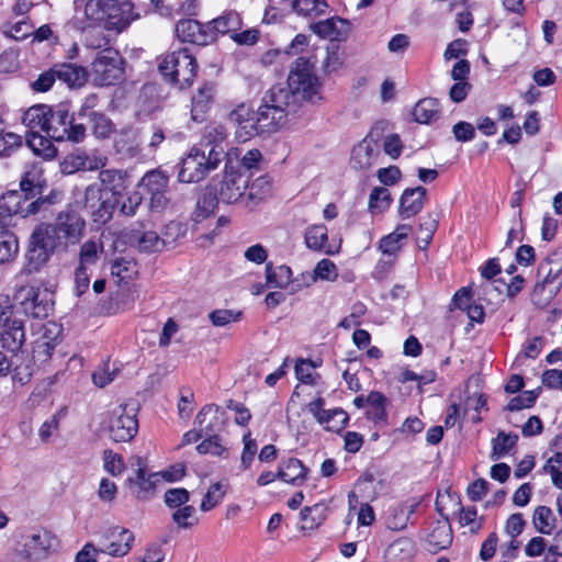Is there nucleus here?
I'll return each mask as SVG.
<instances>
[{
    "instance_id": "obj_1",
    "label": "nucleus",
    "mask_w": 562,
    "mask_h": 562,
    "mask_svg": "<svg viewBox=\"0 0 562 562\" xmlns=\"http://www.w3.org/2000/svg\"><path fill=\"white\" fill-rule=\"evenodd\" d=\"M299 95L302 99L315 102L319 100V82L312 72L311 63L299 57L292 65L288 77V85H277L265 92L261 102L268 108L279 110L288 117L293 110Z\"/></svg>"
},
{
    "instance_id": "obj_2",
    "label": "nucleus",
    "mask_w": 562,
    "mask_h": 562,
    "mask_svg": "<svg viewBox=\"0 0 562 562\" xmlns=\"http://www.w3.org/2000/svg\"><path fill=\"white\" fill-rule=\"evenodd\" d=\"M158 69L171 85L186 89L192 86L196 77L198 63L188 48H181L166 54Z\"/></svg>"
},
{
    "instance_id": "obj_3",
    "label": "nucleus",
    "mask_w": 562,
    "mask_h": 562,
    "mask_svg": "<svg viewBox=\"0 0 562 562\" xmlns=\"http://www.w3.org/2000/svg\"><path fill=\"white\" fill-rule=\"evenodd\" d=\"M192 147L189 154L182 159L178 180L183 183H196L203 180L211 171L215 170L224 157V151L209 148Z\"/></svg>"
},
{
    "instance_id": "obj_4",
    "label": "nucleus",
    "mask_w": 562,
    "mask_h": 562,
    "mask_svg": "<svg viewBox=\"0 0 562 562\" xmlns=\"http://www.w3.org/2000/svg\"><path fill=\"white\" fill-rule=\"evenodd\" d=\"M237 162V150L226 154L224 176L218 187H215L218 199L225 204L237 202L248 188L250 175L239 169Z\"/></svg>"
},
{
    "instance_id": "obj_5",
    "label": "nucleus",
    "mask_w": 562,
    "mask_h": 562,
    "mask_svg": "<svg viewBox=\"0 0 562 562\" xmlns=\"http://www.w3.org/2000/svg\"><path fill=\"white\" fill-rule=\"evenodd\" d=\"M86 127L82 122H76L66 105L59 104L55 109L49 106L45 134L56 140L79 143L86 137Z\"/></svg>"
},
{
    "instance_id": "obj_6",
    "label": "nucleus",
    "mask_w": 562,
    "mask_h": 562,
    "mask_svg": "<svg viewBox=\"0 0 562 562\" xmlns=\"http://www.w3.org/2000/svg\"><path fill=\"white\" fill-rule=\"evenodd\" d=\"M89 77L99 87L116 85L124 78V59L116 49L98 53L90 66Z\"/></svg>"
},
{
    "instance_id": "obj_7",
    "label": "nucleus",
    "mask_w": 562,
    "mask_h": 562,
    "mask_svg": "<svg viewBox=\"0 0 562 562\" xmlns=\"http://www.w3.org/2000/svg\"><path fill=\"white\" fill-rule=\"evenodd\" d=\"M42 231L46 228L54 244L58 246L74 245L79 241L85 228V221L75 211L60 212L52 224L41 223Z\"/></svg>"
},
{
    "instance_id": "obj_8",
    "label": "nucleus",
    "mask_w": 562,
    "mask_h": 562,
    "mask_svg": "<svg viewBox=\"0 0 562 562\" xmlns=\"http://www.w3.org/2000/svg\"><path fill=\"white\" fill-rule=\"evenodd\" d=\"M56 248L57 246L49 237L46 228L42 231L37 225L30 237L22 271L25 274L38 272L48 262Z\"/></svg>"
},
{
    "instance_id": "obj_9",
    "label": "nucleus",
    "mask_w": 562,
    "mask_h": 562,
    "mask_svg": "<svg viewBox=\"0 0 562 562\" xmlns=\"http://www.w3.org/2000/svg\"><path fill=\"white\" fill-rule=\"evenodd\" d=\"M137 405L122 404L115 407L109 419L110 438L115 442H127L132 440L138 431Z\"/></svg>"
},
{
    "instance_id": "obj_10",
    "label": "nucleus",
    "mask_w": 562,
    "mask_h": 562,
    "mask_svg": "<svg viewBox=\"0 0 562 562\" xmlns=\"http://www.w3.org/2000/svg\"><path fill=\"white\" fill-rule=\"evenodd\" d=\"M20 555L27 562H38L47 559L57 550L58 539L45 528H34L24 537Z\"/></svg>"
},
{
    "instance_id": "obj_11",
    "label": "nucleus",
    "mask_w": 562,
    "mask_h": 562,
    "mask_svg": "<svg viewBox=\"0 0 562 562\" xmlns=\"http://www.w3.org/2000/svg\"><path fill=\"white\" fill-rule=\"evenodd\" d=\"M117 203V198L102 192L95 184L87 187L85 191L83 207L97 223H106L112 217Z\"/></svg>"
},
{
    "instance_id": "obj_12",
    "label": "nucleus",
    "mask_w": 562,
    "mask_h": 562,
    "mask_svg": "<svg viewBox=\"0 0 562 562\" xmlns=\"http://www.w3.org/2000/svg\"><path fill=\"white\" fill-rule=\"evenodd\" d=\"M134 539V533L130 529L111 527L101 535L99 550L111 557H124L131 551Z\"/></svg>"
},
{
    "instance_id": "obj_13",
    "label": "nucleus",
    "mask_w": 562,
    "mask_h": 562,
    "mask_svg": "<svg viewBox=\"0 0 562 562\" xmlns=\"http://www.w3.org/2000/svg\"><path fill=\"white\" fill-rule=\"evenodd\" d=\"M20 294L23 296L20 307L26 316L43 319L53 311L54 304L47 290L30 286L22 289Z\"/></svg>"
},
{
    "instance_id": "obj_14",
    "label": "nucleus",
    "mask_w": 562,
    "mask_h": 562,
    "mask_svg": "<svg viewBox=\"0 0 562 562\" xmlns=\"http://www.w3.org/2000/svg\"><path fill=\"white\" fill-rule=\"evenodd\" d=\"M207 23L193 19H182L176 24L177 37L183 43L205 46L214 42V33L209 30Z\"/></svg>"
},
{
    "instance_id": "obj_15",
    "label": "nucleus",
    "mask_w": 562,
    "mask_h": 562,
    "mask_svg": "<svg viewBox=\"0 0 562 562\" xmlns=\"http://www.w3.org/2000/svg\"><path fill=\"white\" fill-rule=\"evenodd\" d=\"M228 120L235 126V135L239 142H246L255 135L262 134L259 131V123L256 120V113L245 104L238 105L233 110Z\"/></svg>"
},
{
    "instance_id": "obj_16",
    "label": "nucleus",
    "mask_w": 562,
    "mask_h": 562,
    "mask_svg": "<svg viewBox=\"0 0 562 562\" xmlns=\"http://www.w3.org/2000/svg\"><path fill=\"white\" fill-rule=\"evenodd\" d=\"M325 400L317 397L308 404V411L327 430L340 431L347 425L348 414L341 408L325 409Z\"/></svg>"
},
{
    "instance_id": "obj_17",
    "label": "nucleus",
    "mask_w": 562,
    "mask_h": 562,
    "mask_svg": "<svg viewBox=\"0 0 562 562\" xmlns=\"http://www.w3.org/2000/svg\"><path fill=\"white\" fill-rule=\"evenodd\" d=\"M138 18L139 14L134 11V4L131 1L125 0L117 2L116 0H112V7L108 11L106 19L104 21V29L121 33Z\"/></svg>"
},
{
    "instance_id": "obj_18",
    "label": "nucleus",
    "mask_w": 562,
    "mask_h": 562,
    "mask_svg": "<svg viewBox=\"0 0 562 562\" xmlns=\"http://www.w3.org/2000/svg\"><path fill=\"white\" fill-rule=\"evenodd\" d=\"M106 164V158L97 155H88L86 151L77 149L68 154L60 162L61 172L72 175L80 170H98Z\"/></svg>"
},
{
    "instance_id": "obj_19",
    "label": "nucleus",
    "mask_w": 562,
    "mask_h": 562,
    "mask_svg": "<svg viewBox=\"0 0 562 562\" xmlns=\"http://www.w3.org/2000/svg\"><path fill=\"white\" fill-rule=\"evenodd\" d=\"M225 412L215 404L202 407L194 419V424L203 436L218 435L225 426Z\"/></svg>"
},
{
    "instance_id": "obj_20",
    "label": "nucleus",
    "mask_w": 562,
    "mask_h": 562,
    "mask_svg": "<svg viewBox=\"0 0 562 562\" xmlns=\"http://www.w3.org/2000/svg\"><path fill=\"white\" fill-rule=\"evenodd\" d=\"M380 145L372 136L364 137L351 151L350 165L357 170L370 169L378 162Z\"/></svg>"
},
{
    "instance_id": "obj_21",
    "label": "nucleus",
    "mask_w": 562,
    "mask_h": 562,
    "mask_svg": "<svg viewBox=\"0 0 562 562\" xmlns=\"http://www.w3.org/2000/svg\"><path fill=\"white\" fill-rule=\"evenodd\" d=\"M310 29L321 38L341 42L347 40L351 24L346 19L333 16L311 24Z\"/></svg>"
},
{
    "instance_id": "obj_22",
    "label": "nucleus",
    "mask_w": 562,
    "mask_h": 562,
    "mask_svg": "<svg viewBox=\"0 0 562 562\" xmlns=\"http://www.w3.org/2000/svg\"><path fill=\"white\" fill-rule=\"evenodd\" d=\"M538 273H543V280L537 283L533 292H542L546 286L554 285V291L551 293L557 294L562 286V259L555 258V255L549 256L538 268Z\"/></svg>"
},
{
    "instance_id": "obj_23",
    "label": "nucleus",
    "mask_w": 562,
    "mask_h": 562,
    "mask_svg": "<svg viewBox=\"0 0 562 562\" xmlns=\"http://www.w3.org/2000/svg\"><path fill=\"white\" fill-rule=\"evenodd\" d=\"M0 344L1 346L13 352L19 353L25 342V329L21 319L11 318L0 325Z\"/></svg>"
},
{
    "instance_id": "obj_24",
    "label": "nucleus",
    "mask_w": 562,
    "mask_h": 562,
    "mask_svg": "<svg viewBox=\"0 0 562 562\" xmlns=\"http://www.w3.org/2000/svg\"><path fill=\"white\" fill-rule=\"evenodd\" d=\"M25 195L18 191H11L0 199V228H5L11 224L14 215L24 217Z\"/></svg>"
},
{
    "instance_id": "obj_25",
    "label": "nucleus",
    "mask_w": 562,
    "mask_h": 562,
    "mask_svg": "<svg viewBox=\"0 0 562 562\" xmlns=\"http://www.w3.org/2000/svg\"><path fill=\"white\" fill-rule=\"evenodd\" d=\"M132 465H136V476L130 477L128 482L135 484L137 490L134 492L136 497L145 499L148 493L154 490L157 479V473H148L147 465L143 458L134 457L131 459Z\"/></svg>"
},
{
    "instance_id": "obj_26",
    "label": "nucleus",
    "mask_w": 562,
    "mask_h": 562,
    "mask_svg": "<svg viewBox=\"0 0 562 562\" xmlns=\"http://www.w3.org/2000/svg\"><path fill=\"white\" fill-rule=\"evenodd\" d=\"M426 194L424 187L406 189L400 199V216L405 220L418 214L424 207Z\"/></svg>"
},
{
    "instance_id": "obj_27",
    "label": "nucleus",
    "mask_w": 562,
    "mask_h": 562,
    "mask_svg": "<svg viewBox=\"0 0 562 562\" xmlns=\"http://www.w3.org/2000/svg\"><path fill=\"white\" fill-rule=\"evenodd\" d=\"M259 131L263 134L276 133L286 124V117L279 110L268 108L262 102L255 111Z\"/></svg>"
},
{
    "instance_id": "obj_28",
    "label": "nucleus",
    "mask_w": 562,
    "mask_h": 562,
    "mask_svg": "<svg viewBox=\"0 0 562 562\" xmlns=\"http://www.w3.org/2000/svg\"><path fill=\"white\" fill-rule=\"evenodd\" d=\"M243 21L238 12L236 11H227L224 12L218 18L213 19L207 22L209 30L214 33V42L217 40L220 35L229 36L239 31L241 27Z\"/></svg>"
},
{
    "instance_id": "obj_29",
    "label": "nucleus",
    "mask_w": 562,
    "mask_h": 562,
    "mask_svg": "<svg viewBox=\"0 0 562 562\" xmlns=\"http://www.w3.org/2000/svg\"><path fill=\"white\" fill-rule=\"evenodd\" d=\"M308 469L295 458H291L288 461L280 463L278 469V477L292 485H301L307 475Z\"/></svg>"
},
{
    "instance_id": "obj_30",
    "label": "nucleus",
    "mask_w": 562,
    "mask_h": 562,
    "mask_svg": "<svg viewBox=\"0 0 562 562\" xmlns=\"http://www.w3.org/2000/svg\"><path fill=\"white\" fill-rule=\"evenodd\" d=\"M58 80L66 83L68 87L76 88L82 87L89 77V72L82 66L75 64H60L55 65Z\"/></svg>"
},
{
    "instance_id": "obj_31",
    "label": "nucleus",
    "mask_w": 562,
    "mask_h": 562,
    "mask_svg": "<svg viewBox=\"0 0 562 562\" xmlns=\"http://www.w3.org/2000/svg\"><path fill=\"white\" fill-rule=\"evenodd\" d=\"M130 243L145 254L158 252L164 249V240L154 231L134 232L130 236Z\"/></svg>"
},
{
    "instance_id": "obj_32",
    "label": "nucleus",
    "mask_w": 562,
    "mask_h": 562,
    "mask_svg": "<svg viewBox=\"0 0 562 562\" xmlns=\"http://www.w3.org/2000/svg\"><path fill=\"white\" fill-rule=\"evenodd\" d=\"M99 180L111 192V195L117 199L127 188V177L122 170L103 169L99 172Z\"/></svg>"
},
{
    "instance_id": "obj_33",
    "label": "nucleus",
    "mask_w": 562,
    "mask_h": 562,
    "mask_svg": "<svg viewBox=\"0 0 562 562\" xmlns=\"http://www.w3.org/2000/svg\"><path fill=\"white\" fill-rule=\"evenodd\" d=\"M49 114V106L45 104H37L31 106L22 117L23 124L30 128V132H46L47 117Z\"/></svg>"
},
{
    "instance_id": "obj_34",
    "label": "nucleus",
    "mask_w": 562,
    "mask_h": 562,
    "mask_svg": "<svg viewBox=\"0 0 562 562\" xmlns=\"http://www.w3.org/2000/svg\"><path fill=\"white\" fill-rule=\"evenodd\" d=\"M43 181V171L40 167L32 166L25 171L20 181L21 193L25 195V200H31L42 192Z\"/></svg>"
},
{
    "instance_id": "obj_35",
    "label": "nucleus",
    "mask_w": 562,
    "mask_h": 562,
    "mask_svg": "<svg viewBox=\"0 0 562 562\" xmlns=\"http://www.w3.org/2000/svg\"><path fill=\"white\" fill-rule=\"evenodd\" d=\"M213 98V88L211 86L201 87L192 97L191 117L195 122H202Z\"/></svg>"
},
{
    "instance_id": "obj_36",
    "label": "nucleus",
    "mask_w": 562,
    "mask_h": 562,
    "mask_svg": "<svg viewBox=\"0 0 562 562\" xmlns=\"http://www.w3.org/2000/svg\"><path fill=\"white\" fill-rule=\"evenodd\" d=\"M414 120L420 124H430L439 117V104L436 99L424 98L413 109Z\"/></svg>"
},
{
    "instance_id": "obj_37",
    "label": "nucleus",
    "mask_w": 562,
    "mask_h": 562,
    "mask_svg": "<svg viewBox=\"0 0 562 562\" xmlns=\"http://www.w3.org/2000/svg\"><path fill=\"white\" fill-rule=\"evenodd\" d=\"M26 143L35 155L41 156L44 159L49 160L55 158L57 155V148L53 145L52 138L47 135L43 136L38 132H30Z\"/></svg>"
},
{
    "instance_id": "obj_38",
    "label": "nucleus",
    "mask_w": 562,
    "mask_h": 562,
    "mask_svg": "<svg viewBox=\"0 0 562 562\" xmlns=\"http://www.w3.org/2000/svg\"><path fill=\"white\" fill-rule=\"evenodd\" d=\"M169 178L164 171L154 169L146 172L138 182L146 194L167 191Z\"/></svg>"
},
{
    "instance_id": "obj_39",
    "label": "nucleus",
    "mask_w": 562,
    "mask_h": 562,
    "mask_svg": "<svg viewBox=\"0 0 562 562\" xmlns=\"http://www.w3.org/2000/svg\"><path fill=\"white\" fill-rule=\"evenodd\" d=\"M411 225H398L394 232L384 236L380 240V249L383 254L394 255L396 254L403 246V241L406 240L408 233L411 232Z\"/></svg>"
},
{
    "instance_id": "obj_40",
    "label": "nucleus",
    "mask_w": 562,
    "mask_h": 562,
    "mask_svg": "<svg viewBox=\"0 0 562 562\" xmlns=\"http://www.w3.org/2000/svg\"><path fill=\"white\" fill-rule=\"evenodd\" d=\"M327 0H292V10L302 16L315 19L324 15L328 9Z\"/></svg>"
},
{
    "instance_id": "obj_41",
    "label": "nucleus",
    "mask_w": 562,
    "mask_h": 562,
    "mask_svg": "<svg viewBox=\"0 0 562 562\" xmlns=\"http://www.w3.org/2000/svg\"><path fill=\"white\" fill-rule=\"evenodd\" d=\"M19 252V240L9 229L0 228V263H8L15 259Z\"/></svg>"
},
{
    "instance_id": "obj_42",
    "label": "nucleus",
    "mask_w": 562,
    "mask_h": 562,
    "mask_svg": "<svg viewBox=\"0 0 562 562\" xmlns=\"http://www.w3.org/2000/svg\"><path fill=\"white\" fill-rule=\"evenodd\" d=\"M518 435L514 432L498 431L497 436L492 439V453L493 460H498L509 453L517 445Z\"/></svg>"
},
{
    "instance_id": "obj_43",
    "label": "nucleus",
    "mask_w": 562,
    "mask_h": 562,
    "mask_svg": "<svg viewBox=\"0 0 562 562\" xmlns=\"http://www.w3.org/2000/svg\"><path fill=\"white\" fill-rule=\"evenodd\" d=\"M292 279V270L285 265L273 268L271 262L266 265V281L270 288H286Z\"/></svg>"
},
{
    "instance_id": "obj_44",
    "label": "nucleus",
    "mask_w": 562,
    "mask_h": 562,
    "mask_svg": "<svg viewBox=\"0 0 562 562\" xmlns=\"http://www.w3.org/2000/svg\"><path fill=\"white\" fill-rule=\"evenodd\" d=\"M387 398L378 391H372L367 396V403L370 406V409L367 412V416L369 419H372L375 423L386 422V405Z\"/></svg>"
},
{
    "instance_id": "obj_45",
    "label": "nucleus",
    "mask_w": 562,
    "mask_h": 562,
    "mask_svg": "<svg viewBox=\"0 0 562 562\" xmlns=\"http://www.w3.org/2000/svg\"><path fill=\"white\" fill-rule=\"evenodd\" d=\"M327 507L317 503L311 507H304L301 510V519L303 520V529H315L321 526L326 519Z\"/></svg>"
},
{
    "instance_id": "obj_46",
    "label": "nucleus",
    "mask_w": 562,
    "mask_h": 562,
    "mask_svg": "<svg viewBox=\"0 0 562 562\" xmlns=\"http://www.w3.org/2000/svg\"><path fill=\"white\" fill-rule=\"evenodd\" d=\"M111 7L112 0H88L85 3V15L91 23H104Z\"/></svg>"
},
{
    "instance_id": "obj_47",
    "label": "nucleus",
    "mask_w": 562,
    "mask_h": 562,
    "mask_svg": "<svg viewBox=\"0 0 562 562\" xmlns=\"http://www.w3.org/2000/svg\"><path fill=\"white\" fill-rule=\"evenodd\" d=\"M225 138V131L224 127L221 125L217 126H209L205 128V132L198 145L195 147L198 148H204L203 151L207 153L210 151L209 148L214 147V149H220L224 151V148L221 146L222 142Z\"/></svg>"
},
{
    "instance_id": "obj_48",
    "label": "nucleus",
    "mask_w": 562,
    "mask_h": 562,
    "mask_svg": "<svg viewBox=\"0 0 562 562\" xmlns=\"http://www.w3.org/2000/svg\"><path fill=\"white\" fill-rule=\"evenodd\" d=\"M532 521L538 532L550 535L553 529V522L555 521V518L551 508L547 506H538L533 512Z\"/></svg>"
},
{
    "instance_id": "obj_49",
    "label": "nucleus",
    "mask_w": 562,
    "mask_h": 562,
    "mask_svg": "<svg viewBox=\"0 0 562 562\" xmlns=\"http://www.w3.org/2000/svg\"><path fill=\"white\" fill-rule=\"evenodd\" d=\"M327 238V228L323 224L312 225L306 228L305 244L310 249L323 250Z\"/></svg>"
},
{
    "instance_id": "obj_50",
    "label": "nucleus",
    "mask_w": 562,
    "mask_h": 562,
    "mask_svg": "<svg viewBox=\"0 0 562 562\" xmlns=\"http://www.w3.org/2000/svg\"><path fill=\"white\" fill-rule=\"evenodd\" d=\"M203 438V441L196 446V451L200 454L225 457L227 449L220 435L204 436Z\"/></svg>"
},
{
    "instance_id": "obj_51",
    "label": "nucleus",
    "mask_w": 562,
    "mask_h": 562,
    "mask_svg": "<svg viewBox=\"0 0 562 562\" xmlns=\"http://www.w3.org/2000/svg\"><path fill=\"white\" fill-rule=\"evenodd\" d=\"M211 323L216 327H224L232 323H237L243 318V312L239 310L218 308L209 314Z\"/></svg>"
},
{
    "instance_id": "obj_52",
    "label": "nucleus",
    "mask_w": 562,
    "mask_h": 562,
    "mask_svg": "<svg viewBox=\"0 0 562 562\" xmlns=\"http://www.w3.org/2000/svg\"><path fill=\"white\" fill-rule=\"evenodd\" d=\"M226 494V486L221 482L212 484L204 495L200 508L202 512H209L218 505Z\"/></svg>"
},
{
    "instance_id": "obj_53",
    "label": "nucleus",
    "mask_w": 562,
    "mask_h": 562,
    "mask_svg": "<svg viewBox=\"0 0 562 562\" xmlns=\"http://www.w3.org/2000/svg\"><path fill=\"white\" fill-rule=\"evenodd\" d=\"M428 542L436 550L447 548L452 542L451 529L448 525H439L428 536Z\"/></svg>"
},
{
    "instance_id": "obj_54",
    "label": "nucleus",
    "mask_w": 562,
    "mask_h": 562,
    "mask_svg": "<svg viewBox=\"0 0 562 562\" xmlns=\"http://www.w3.org/2000/svg\"><path fill=\"white\" fill-rule=\"evenodd\" d=\"M391 193L386 188L376 187L374 188L369 196V209L372 212H382L386 210L391 204Z\"/></svg>"
},
{
    "instance_id": "obj_55",
    "label": "nucleus",
    "mask_w": 562,
    "mask_h": 562,
    "mask_svg": "<svg viewBox=\"0 0 562 562\" xmlns=\"http://www.w3.org/2000/svg\"><path fill=\"white\" fill-rule=\"evenodd\" d=\"M22 146V137L12 132H0V157H9Z\"/></svg>"
},
{
    "instance_id": "obj_56",
    "label": "nucleus",
    "mask_w": 562,
    "mask_h": 562,
    "mask_svg": "<svg viewBox=\"0 0 562 562\" xmlns=\"http://www.w3.org/2000/svg\"><path fill=\"white\" fill-rule=\"evenodd\" d=\"M195 513L196 512L193 506L183 505L173 512L172 520L178 525V527L188 529L198 522Z\"/></svg>"
},
{
    "instance_id": "obj_57",
    "label": "nucleus",
    "mask_w": 562,
    "mask_h": 562,
    "mask_svg": "<svg viewBox=\"0 0 562 562\" xmlns=\"http://www.w3.org/2000/svg\"><path fill=\"white\" fill-rule=\"evenodd\" d=\"M221 200L218 199V194L214 191H210L204 193L196 203V212L198 216L207 217L211 215L217 206V203Z\"/></svg>"
},
{
    "instance_id": "obj_58",
    "label": "nucleus",
    "mask_w": 562,
    "mask_h": 562,
    "mask_svg": "<svg viewBox=\"0 0 562 562\" xmlns=\"http://www.w3.org/2000/svg\"><path fill=\"white\" fill-rule=\"evenodd\" d=\"M103 461L104 470L113 476L120 475L125 469V463L122 456L113 452L110 449L104 450Z\"/></svg>"
},
{
    "instance_id": "obj_59",
    "label": "nucleus",
    "mask_w": 562,
    "mask_h": 562,
    "mask_svg": "<svg viewBox=\"0 0 562 562\" xmlns=\"http://www.w3.org/2000/svg\"><path fill=\"white\" fill-rule=\"evenodd\" d=\"M436 228L437 222L432 218H428L419 224L417 233V244L419 248H427L432 239Z\"/></svg>"
},
{
    "instance_id": "obj_60",
    "label": "nucleus",
    "mask_w": 562,
    "mask_h": 562,
    "mask_svg": "<svg viewBox=\"0 0 562 562\" xmlns=\"http://www.w3.org/2000/svg\"><path fill=\"white\" fill-rule=\"evenodd\" d=\"M344 65V59L338 46L327 47L326 58L323 61V69L326 74H331L340 69Z\"/></svg>"
},
{
    "instance_id": "obj_61",
    "label": "nucleus",
    "mask_w": 562,
    "mask_h": 562,
    "mask_svg": "<svg viewBox=\"0 0 562 562\" xmlns=\"http://www.w3.org/2000/svg\"><path fill=\"white\" fill-rule=\"evenodd\" d=\"M234 150L238 151V162L237 166L240 169V167L245 168L246 170H251L258 167L259 162L262 159L261 151L257 148H252L245 153L243 156H240V150L238 148H233L228 153H232Z\"/></svg>"
},
{
    "instance_id": "obj_62",
    "label": "nucleus",
    "mask_w": 562,
    "mask_h": 562,
    "mask_svg": "<svg viewBox=\"0 0 562 562\" xmlns=\"http://www.w3.org/2000/svg\"><path fill=\"white\" fill-rule=\"evenodd\" d=\"M88 123L98 137H108L112 132L111 121L101 112H97Z\"/></svg>"
},
{
    "instance_id": "obj_63",
    "label": "nucleus",
    "mask_w": 562,
    "mask_h": 562,
    "mask_svg": "<svg viewBox=\"0 0 562 562\" xmlns=\"http://www.w3.org/2000/svg\"><path fill=\"white\" fill-rule=\"evenodd\" d=\"M315 279L335 281L338 277L336 265L329 259H322L314 269Z\"/></svg>"
},
{
    "instance_id": "obj_64",
    "label": "nucleus",
    "mask_w": 562,
    "mask_h": 562,
    "mask_svg": "<svg viewBox=\"0 0 562 562\" xmlns=\"http://www.w3.org/2000/svg\"><path fill=\"white\" fill-rule=\"evenodd\" d=\"M190 494L186 488H170L165 493V503L168 507L178 508L186 505Z\"/></svg>"
}]
</instances>
